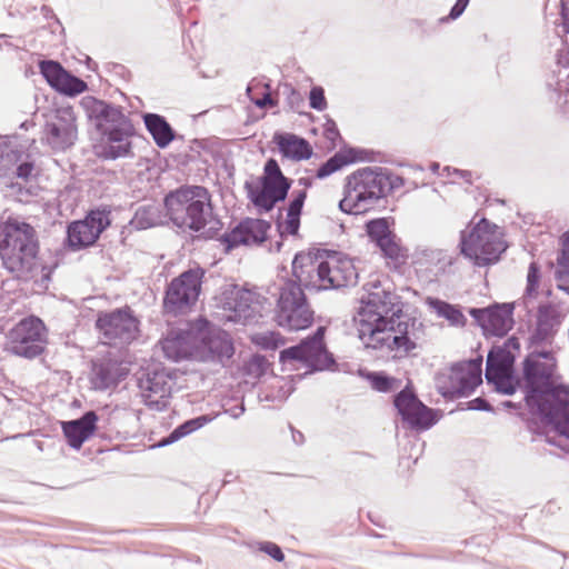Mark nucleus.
Returning <instances> with one entry per match:
<instances>
[{
	"label": "nucleus",
	"mask_w": 569,
	"mask_h": 569,
	"mask_svg": "<svg viewBox=\"0 0 569 569\" xmlns=\"http://www.w3.org/2000/svg\"><path fill=\"white\" fill-rule=\"evenodd\" d=\"M563 316L551 302L541 303L536 316V327L528 338V348L551 343L562 322Z\"/></svg>",
	"instance_id": "obj_24"
},
{
	"label": "nucleus",
	"mask_w": 569,
	"mask_h": 569,
	"mask_svg": "<svg viewBox=\"0 0 569 569\" xmlns=\"http://www.w3.org/2000/svg\"><path fill=\"white\" fill-rule=\"evenodd\" d=\"M173 379L174 373L160 366L148 368L141 372L138 378V387L146 397V405L149 408L160 411L168 408Z\"/></svg>",
	"instance_id": "obj_19"
},
{
	"label": "nucleus",
	"mask_w": 569,
	"mask_h": 569,
	"mask_svg": "<svg viewBox=\"0 0 569 569\" xmlns=\"http://www.w3.org/2000/svg\"><path fill=\"white\" fill-rule=\"evenodd\" d=\"M529 349L521 363V391L530 413L535 417L563 396H568L569 385L562 382L552 350L538 347Z\"/></svg>",
	"instance_id": "obj_6"
},
{
	"label": "nucleus",
	"mask_w": 569,
	"mask_h": 569,
	"mask_svg": "<svg viewBox=\"0 0 569 569\" xmlns=\"http://www.w3.org/2000/svg\"><path fill=\"white\" fill-rule=\"evenodd\" d=\"M561 242L562 248L557 258L558 266L561 268V270L557 271L558 278H561L562 273L569 276V231H566L561 236ZM566 291L569 293V287L566 289Z\"/></svg>",
	"instance_id": "obj_46"
},
{
	"label": "nucleus",
	"mask_w": 569,
	"mask_h": 569,
	"mask_svg": "<svg viewBox=\"0 0 569 569\" xmlns=\"http://www.w3.org/2000/svg\"><path fill=\"white\" fill-rule=\"evenodd\" d=\"M500 348H505L506 351H519L520 350V341L517 337L512 336L509 337L501 346Z\"/></svg>",
	"instance_id": "obj_61"
},
{
	"label": "nucleus",
	"mask_w": 569,
	"mask_h": 569,
	"mask_svg": "<svg viewBox=\"0 0 569 569\" xmlns=\"http://www.w3.org/2000/svg\"><path fill=\"white\" fill-rule=\"evenodd\" d=\"M80 107L100 134L94 153L102 160H117L133 156L131 139L136 128L124 109L93 96L82 97Z\"/></svg>",
	"instance_id": "obj_2"
},
{
	"label": "nucleus",
	"mask_w": 569,
	"mask_h": 569,
	"mask_svg": "<svg viewBox=\"0 0 569 569\" xmlns=\"http://www.w3.org/2000/svg\"><path fill=\"white\" fill-rule=\"evenodd\" d=\"M495 390L499 393L511 396L517 389H521V375L508 373L502 377L495 386Z\"/></svg>",
	"instance_id": "obj_45"
},
{
	"label": "nucleus",
	"mask_w": 569,
	"mask_h": 569,
	"mask_svg": "<svg viewBox=\"0 0 569 569\" xmlns=\"http://www.w3.org/2000/svg\"><path fill=\"white\" fill-rule=\"evenodd\" d=\"M388 176L390 177L391 182L390 188H388V193L403 184V179L399 176L393 174L390 170H388Z\"/></svg>",
	"instance_id": "obj_62"
},
{
	"label": "nucleus",
	"mask_w": 569,
	"mask_h": 569,
	"mask_svg": "<svg viewBox=\"0 0 569 569\" xmlns=\"http://www.w3.org/2000/svg\"><path fill=\"white\" fill-rule=\"evenodd\" d=\"M527 428L529 431L536 433V435H545L541 430H540V427H539V423L536 421V420H529L527 422Z\"/></svg>",
	"instance_id": "obj_64"
},
{
	"label": "nucleus",
	"mask_w": 569,
	"mask_h": 569,
	"mask_svg": "<svg viewBox=\"0 0 569 569\" xmlns=\"http://www.w3.org/2000/svg\"><path fill=\"white\" fill-rule=\"evenodd\" d=\"M46 133L48 142L54 149L66 150L74 144L78 130L76 116L71 107L61 108L57 111L56 121L47 122Z\"/></svg>",
	"instance_id": "obj_25"
},
{
	"label": "nucleus",
	"mask_w": 569,
	"mask_h": 569,
	"mask_svg": "<svg viewBox=\"0 0 569 569\" xmlns=\"http://www.w3.org/2000/svg\"><path fill=\"white\" fill-rule=\"evenodd\" d=\"M460 365L467 366L469 370L476 375L477 379L482 378V357H477L467 361L459 362Z\"/></svg>",
	"instance_id": "obj_59"
},
{
	"label": "nucleus",
	"mask_w": 569,
	"mask_h": 569,
	"mask_svg": "<svg viewBox=\"0 0 569 569\" xmlns=\"http://www.w3.org/2000/svg\"><path fill=\"white\" fill-rule=\"evenodd\" d=\"M325 137L333 144L336 143V140L342 139L337 123L332 119H328L325 124Z\"/></svg>",
	"instance_id": "obj_56"
},
{
	"label": "nucleus",
	"mask_w": 569,
	"mask_h": 569,
	"mask_svg": "<svg viewBox=\"0 0 569 569\" xmlns=\"http://www.w3.org/2000/svg\"><path fill=\"white\" fill-rule=\"evenodd\" d=\"M536 417L545 427L551 426L559 436L569 439V395L563 396Z\"/></svg>",
	"instance_id": "obj_30"
},
{
	"label": "nucleus",
	"mask_w": 569,
	"mask_h": 569,
	"mask_svg": "<svg viewBox=\"0 0 569 569\" xmlns=\"http://www.w3.org/2000/svg\"><path fill=\"white\" fill-rule=\"evenodd\" d=\"M470 0H457L456 3L450 9L449 16L441 18L440 21L445 22L448 20H456L459 18L463 11L466 10L467 6L469 4Z\"/></svg>",
	"instance_id": "obj_53"
},
{
	"label": "nucleus",
	"mask_w": 569,
	"mask_h": 569,
	"mask_svg": "<svg viewBox=\"0 0 569 569\" xmlns=\"http://www.w3.org/2000/svg\"><path fill=\"white\" fill-rule=\"evenodd\" d=\"M80 107L100 134L94 153L102 160H117L133 156L131 139L136 128L124 109L93 96L82 97Z\"/></svg>",
	"instance_id": "obj_3"
},
{
	"label": "nucleus",
	"mask_w": 569,
	"mask_h": 569,
	"mask_svg": "<svg viewBox=\"0 0 569 569\" xmlns=\"http://www.w3.org/2000/svg\"><path fill=\"white\" fill-rule=\"evenodd\" d=\"M470 0H457L456 3L450 9L449 16L441 18L440 21L445 22L448 20H456L459 18L463 11L466 10L467 6L469 4Z\"/></svg>",
	"instance_id": "obj_54"
},
{
	"label": "nucleus",
	"mask_w": 569,
	"mask_h": 569,
	"mask_svg": "<svg viewBox=\"0 0 569 569\" xmlns=\"http://www.w3.org/2000/svg\"><path fill=\"white\" fill-rule=\"evenodd\" d=\"M110 213L108 207H101L90 210L82 220L70 222L63 241L64 247L71 251H79L94 246L111 224Z\"/></svg>",
	"instance_id": "obj_17"
},
{
	"label": "nucleus",
	"mask_w": 569,
	"mask_h": 569,
	"mask_svg": "<svg viewBox=\"0 0 569 569\" xmlns=\"http://www.w3.org/2000/svg\"><path fill=\"white\" fill-rule=\"evenodd\" d=\"M196 336L190 330L171 331L162 341L161 347L166 358L179 362L193 355Z\"/></svg>",
	"instance_id": "obj_29"
},
{
	"label": "nucleus",
	"mask_w": 569,
	"mask_h": 569,
	"mask_svg": "<svg viewBox=\"0 0 569 569\" xmlns=\"http://www.w3.org/2000/svg\"><path fill=\"white\" fill-rule=\"evenodd\" d=\"M38 67L48 84L63 96L76 97L88 89L84 80L63 68L59 61L41 60Z\"/></svg>",
	"instance_id": "obj_23"
},
{
	"label": "nucleus",
	"mask_w": 569,
	"mask_h": 569,
	"mask_svg": "<svg viewBox=\"0 0 569 569\" xmlns=\"http://www.w3.org/2000/svg\"><path fill=\"white\" fill-rule=\"evenodd\" d=\"M360 298L356 320L359 323V338L366 348L383 349L409 355L417 348L416 329L422 327L415 318L403 313L401 297L379 281Z\"/></svg>",
	"instance_id": "obj_1"
},
{
	"label": "nucleus",
	"mask_w": 569,
	"mask_h": 569,
	"mask_svg": "<svg viewBox=\"0 0 569 569\" xmlns=\"http://www.w3.org/2000/svg\"><path fill=\"white\" fill-rule=\"evenodd\" d=\"M428 305L439 317L447 319L453 326H463L466 317L461 310L447 301L438 298H428Z\"/></svg>",
	"instance_id": "obj_40"
},
{
	"label": "nucleus",
	"mask_w": 569,
	"mask_h": 569,
	"mask_svg": "<svg viewBox=\"0 0 569 569\" xmlns=\"http://www.w3.org/2000/svg\"><path fill=\"white\" fill-rule=\"evenodd\" d=\"M120 366L107 359L92 360L91 362V383L93 389L104 391L116 387L120 382Z\"/></svg>",
	"instance_id": "obj_32"
},
{
	"label": "nucleus",
	"mask_w": 569,
	"mask_h": 569,
	"mask_svg": "<svg viewBox=\"0 0 569 569\" xmlns=\"http://www.w3.org/2000/svg\"><path fill=\"white\" fill-rule=\"evenodd\" d=\"M159 220V210L153 204L140 206L133 218L130 220V224L137 230H144L154 227Z\"/></svg>",
	"instance_id": "obj_42"
},
{
	"label": "nucleus",
	"mask_w": 569,
	"mask_h": 569,
	"mask_svg": "<svg viewBox=\"0 0 569 569\" xmlns=\"http://www.w3.org/2000/svg\"><path fill=\"white\" fill-rule=\"evenodd\" d=\"M325 327H318L312 335L299 343L284 348L279 353L282 365L302 363L310 372L330 370L336 367L333 355L328 351L325 342Z\"/></svg>",
	"instance_id": "obj_12"
},
{
	"label": "nucleus",
	"mask_w": 569,
	"mask_h": 569,
	"mask_svg": "<svg viewBox=\"0 0 569 569\" xmlns=\"http://www.w3.org/2000/svg\"><path fill=\"white\" fill-rule=\"evenodd\" d=\"M541 278L540 266L532 261L529 264L528 274H527V287H526V296L533 297L537 295L539 282Z\"/></svg>",
	"instance_id": "obj_47"
},
{
	"label": "nucleus",
	"mask_w": 569,
	"mask_h": 569,
	"mask_svg": "<svg viewBox=\"0 0 569 569\" xmlns=\"http://www.w3.org/2000/svg\"><path fill=\"white\" fill-rule=\"evenodd\" d=\"M80 107L100 134L94 153L102 160H117L133 156L131 139L136 128L124 109L93 96L82 97Z\"/></svg>",
	"instance_id": "obj_4"
},
{
	"label": "nucleus",
	"mask_w": 569,
	"mask_h": 569,
	"mask_svg": "<svg viewBox=\"0 0 569 569\" xmlns=\"http://www.w3.org/2000/svg\"><path fill=\"white\" fill-rule=\"evenodd\" d=\"M560 19L562 31L569 33V0L560 1Z\"/></svg>",
	"instance_id": "obj_58"
},
{
	"label": "nucleus",
	"mask_w": 569,
	"mask_h": 569,
	"mask_svg": "<svg viewBox=\"0 0 569 569\" xmlns=\"http://www.w3.org/2000/svg\"><path fill=\"white\" fill-rule=\"evenodd\" d=\"M259 550L267 553L273 560L281 562L284 560V553L282 549L274 542L263 541L259 543Z\"/></svg>",
	"instance_id": "obj_50"
},
{
	"label": "nucleus",
	"mask_w": 569,
	"mask_h": 569,
	"mask_svg": "<svg viewBox=\"0 0 569 569\" xmlns=\"http://www.w3.org/2000/svg\"><path fill=\"white\" fill-rule=\"evenodd\" d=\"M273 143L281 156L295 161L308 160L312 157L313 150L310 142L300 136L290 132H276Z\"/></svg>",
	"instance_id": "obj_28"
},
{
	"label": "nucleus",
	"mask_w": 569,
	"mask_h": 569,
	"mask_svg": "<svg viewBox=\"0 0 569 569\" xmlns=\"http://www.w3.org/2000/svg\"><path fill=\"white\" fill-rule=\"evenodd\" d=\"M350 183L351 182L347 181L345 183L343 198L339 201L338 204L340 211L348 214H359L369 211V208L366 206L365 202L358 204V202L356 201L357 192L353 191V188L351 187Z\"/></svg>",
	"instance_id": "obj_44"
},
{
	"label": "nucleus",
	"mask_w": 569,
	"mask_h": 569,
	"mask_svg": "<svg viewBox=\"0 0 569 569\" xmlns=\"http://www.w3.org/2000/svg\"><path fill=\"white\" fill-rule=\"evenodd\" d=\"M309 106L318 111H322L327 108V99L322 87L315 86L311 88L309 92Z\"/></svg>",
	"instance_id": "obj_49"
},
{
	"label": "nucleus",
	"mask_w": 569,
	"mask_h": 569,
	"mask_svg": "<svg viewBox=\"0 0 569 569\" xmlns=\"http://www.w3.org/2000/svg\"><path fill=\"white\" fill-rule=\"evenodd\" d=\"M513 303H493L486 308H470L469 315L487 337H505L513 327Z\"/></svg>",
	"instance_id": "obj_20"
},
{
	"label": "nucleus",
	"mask_w": 569,
	"mask_h": 569,
	"mask_svg": "<svg viewBox=\"0 0 569 569\" xmlns=\"http://www.w3.org/2000/svg\"><path fill=\"white\" fill-rule=\"evenodd\" d=\"M251 101L260 109L268 108V107H274L277 104V101L272 99L271 93L269 91H266L261 98L254 99L250 98Z\"/></svg>",
	"instance_id": "obj_60"
},
{
	"label": "nucleus",
	"mask_w": 569,
	"mask_h": 569,
	"mask_svg": "<svg viewBox=\"0 0 569 569\" xmlns=\"http://www.w3.org/2000/svg\"><path fill=\"white\" fill-rule=\"evenodd\" d=\"M439 420V415L437 409L429 408L423 402L418 406V409L415 410L409 418H407L403 423L408 425V427L416 431H426L433 427Z\"/></svg>",
	"instance_id": "obj_36"
},
{
	"label": "nucleus",
	"mask_w": 569,
	"mask_h": 569,
	"mask_svg": "<svg viewBox=\"0 0 569 569\" xmlns=\"http://www.w3.org/2000/svg\"><path fill=\"white\" fill-rule=\"evenodd\" d=\"M298 184L302 186L303 189L295 190L292 192V198L287 207L286 231L291 236H296L299 232L300 218L302 214L305 201L307 199L306 189L312 186V179L300 178L298 179Z\"/></svg>",
	"instance_id": "obj_33"
},
{
	"label": "nucleus",
	"mask_w": 569,
	"mask_h": 569,
	"mask_svg": "<svg viewBox=\"0 0 569 569\" xmlns=\"http://www.w3.org/2000/svg\"><path fill=\"white\" fill-rule=\"evenodd\" d=\"M421 402L410 382L393 396V406L402 421L409 418Z\"/></svg>",
	"instance_id": "obj_38"
},
{
	"label": "nucleus",
	"mask_w": 569,
	"mask_h": 569,
	"mask_svg": "<svg viewBox=\"0 0 569 569\" xmlns=\"http://www.w3.org/2000/svg\"><path fill=\"white\" fill-rule=\"evenodd\" d=\"M497 226L482 218L471 230L460 232V253L477 267L497 263L507 250V243L496 234Z\"/></svg>",
	"instance_id": "obj_9"
},
{
	"label": "nucleus",
	"mask_w": 569,
	"mask_h": 569,
	"mask_svg": "<svg viewBox=\"0 0 569 569\" xmlns=\"http://www.w3.org/2000/svg\"><path fill=\"white\" fill-rule=\"evenodd\" d=\"M142 119L146 129L160 149L167 148L176 139L177 134L174 129L163 116L147 112L142 114Z\"/></svg>",
	"instance_id": "obj_34"
},
{
	"label": "nucleus",
	"mask_w": 569,
	"mask_h": 569,
	"mask_svg": "<svg viewBox=\"0 0 569 569\" xmlns=\"http://www.w3.org/2000/svg\"><path fill=\"white\" fill-rule=\"evenodd\" d=\"M366 150L357 149V148H348L345 150H340L336 152L332 157H330L327 161L320 164L317 169L316 177L318 179H325L338 170L342 169L345 166L350 163L365 160Z\"/></svg>",
	"instance_id": "obj_35"
},
{
	"label": "nucleus",
	"mask_w": 569,
	"mask_h": 569,
	"mask_svg": "<svg viewBox=\"0 0 569 569\" xmlns=\"http://www.w3.org/2000/svg\"><path fill=\"white\" fill-rule=\"evenodd\" d=\"M292 432V440L296 445H302L305 442V436L301 431L296 430L292 426H290Z\"/></svg>",
	"instance_id": "obj_63"
},
{
	"label": "nucleus",
	"mask_w": 569,
	"mask_h": 569,
	"mask_svg": "<svg viewBox=\"0 0 569 569\" xmlns=\"http://www.w3.org/2000/svg\"><path fill=\"white\" fill-rule=\"evenodd\" d=\"M516 361V353L511 351H506L505 348H500L499 346H493L487 356V365H490L503 370L510 371Z\"/></svg>",
	"instance_id": "obj_43"
},
{
	"label": "nucleus",
	"mask_w": 569,
	"mask_h": 569,
	"mask_svg": "<svg viewBox=\"0 0 569 569\" xmlns=\"http://www.w3.org/2000/svg\"><path fill=\"white\" fill-rule=\"evenodd\" d=\"M393 218L382 217L370 219L365 223L369 240L380 250L383 258L398 262L405 260L407 254L400 244V239L391 228Z\"/></svg>",
	"instance_id": "obj_21"
},
{
	"label": "nucleus",
	"mask_w": 569,
	"mask_h": 569,
	"mask_svg": "<svg viewBox=\"0 0 569 569\" xmlns=\"http://www.w3.org/2000/svg\"><path fill=\"white\" fill-rule=\"evenodd\" d=\"M254 342L264 350H276L284 343L282 337L277 332H267L257 336Z\"/></svg>",
	"instance_id": "obj_48"
},
{
	"label": "nucleus",
	"mask_w": 569,
	"mask_h": 569,
	"mask_svg": "<svg viewBox=\"0 0 569 569\" xmlns=\"http://www.w3.org/2000/svg\"><path fill=\"white\" fill-rule=\"evenodd\" d=\"M140 321L129 306L111 311H100L96 319V328L111 346L129 345L139 335Z\"/></svg>",
	"instance_id": "obj_16"
},
{
	"label": "nucleus",
	"mask_w": 569,
	"mask_h": 569,
	"mask_svg": "<svg viewBox=\"0 0 569 569\" xmlns=\"http://www.w3.org/2000/svg\"><path fill=\"white\" fill-rule=\"evenodd\" d=\"M33 169L34 166L32 161H22L17 166L14 173L18 178L28 180L31 177Z\"/></svg>",
	"instance_id": "obj_57"
},
{
	"label": "nucleus",
	"mask_w": 569,
	"mask_h": 569,
	"mask_svg": "<svg viewBox=\"0 0 569 569\" xmlns=\"http://www.w3.org/2000/svg\"><path fill=\"white\" fill-rule=\"evenodd\" d=\"M292 180L286 177L273 158H269L263 166V172L258 178L254 186L246 181L244 189L251 203L260 213H268L274 209L279 202H283L292 186Z\"/></svg>",
	"instance_id": "obj_10"
},
{
	"label": "nucleus",
	"mask_w": 569,
	"mask_h": 569,
	"mask_svg": "<svg viewBox=\"0 0 569 569\" xmlns=\"http://www.w3.org/2000/svg\"><path fill=\"white\" fill-rule=\"evenodd\" d=\"M482 383V378L477 379L476 375L465 365L456 362L451 366L449 383L440 386V395L449 400L469 397L476 388Z\"/></svg>",
	"instance_id": "obj_26"
},
{
	"label": "nucleus",
	"mask_w": 569,
	"mask_h": 569,
	"mask_svg": "<svg viewBox=\"0 0 569 569\" xmlns=\"http://www.w3.org/2000/svg\"><path fill=\"white\" fill-rule=\"evenodd\" d=\"M211 421V418L207 415L198 416L189 420L183 421L177 426L167 437L160 440L159 446H168L177 442L178 440L189 436L190 433L199 430L204 425Z\"/></svg>",
	"instance_id": "obj_37"
},
{
	"label": "nucleus",
	"mask_w": 569,
	"mask_h": 569,
	"mask_svg": "<svg viewBox=\"0 0 569 569\" xmlns=\"http://www.w3.org/2000/svg\"><path fill=\"white\" fill-rule=\"evenodd\" d=\"M8 351L26 359H34L46 350L47 328L43 321L30 316L21 319L8 333Z\"/></svg>",
	"instance_id": "obj_14"
},
{
	"label": "nucleus",
	"mask_w": 569,
	"mask_h": 569,
	"mask_svg": "<svg viewBox=\"0 0 569 569\" xmlns=\"http://www.w3.org/2000/svg\"><path fill=\"white\" fill-rule=\"evenodd\" d=\"M286 89L289 91L287 102L290 109L297 110L301 104H303V99L300 92L291 86H286Z\"/></svg>",
	"instance_id": "obj_55"
},
{
	"label": "nucleus",
	"mask_w": 569,
	"mask_h": 569,
	"mask_svg": "<svg viewBox=\"0 0 569 569\" xmlns=\"http://www.w3.org/2000/svg\"><path fill=\"white\" fill-rule=\"evenodd\" d=\"M467 409L468 410L487 411V412L495 411L492 405L482 397H478V398H475V399L468 401Z\"/></svg>",
	"instance_id": "obj_52"
},
{
	"label": "nucleus",
	"mask_w": 569,
	"mask_h": 569,
	"mask_svg": "<svg viewBox=\"0 0 569 569\" xmlns=\"http://www.w3.org/2000/svg\"><path fill=\"white\" fill-rule=\"evenodd\" d=\"M196 340L204 361L224 363L234 355V347L230 335L212 326L207 319L199 320Z\"/></svg>",
	"instance_id": "obj_18"
},
{
	"label": "nucleus",
	"mask_w": 569,
	"mask_h": 569,
	"mask_svg": "<svg viewBox=\"0 0 569 569\" xmlns=\"http://www.w3.org/2000/svg\"><path fill=\"white\" fill-rule=\"evenodd\" d=\"M99 417L96 411H86L81 417L61 422L67 443L76 450L89 440L97 430Z\"/></svg>",
	"instance_id": "obj_27"
},
{
	"label": "nucleus",
	"mask_w": 569,
	"mask_h": 569,
	"mask_svg": "<svg viewBox=\"0 0 569 569\" xmlns=\"http://www.w3.org/2000/svg\"><path fill=\"white\" fill-rule=\"evenodd\" d=\"M271 223L262 219L246 218L230 231L219 232L218 241L226 253L240 246L261 244L268 238Z\"/></svg>",
	"instance_id": "obj_22"
},
{
	"label": "nucleus",
	"mask_w": 569,
	"mask_h": 569,
	"mask_svg": "<svg viewBox=\"0 0 569 569\" xmlns=\"http://www.w3.org/2000/svg\"><path fill=\"white\" fill-rule=\"evenodd\" d=\"M346 180L351 182L353 191L357 192L356 201L358 204L365 202L369 210L385 207L388 188L391 186L388 169L381 167L361 168L348 176Z\"/></svg>",
	"instance_id": "obj_15"
},
{
	"label": "nucleus",
	"mask_w": 569,
	"mask_h": 569,
	"mask_svg": "<svg viewBox=\"0 0 569 569\" xmlns=\"http://www.w3.org/2000/svg\"><path fill=\"white\" fill-rule=\"evenodd\" d=\"M421 402L410 382L393 396V406L402 421L409 418Z\"/></svg>",
	"instance_id": "obj_39"
},
{
	"label": "nucleus",
	"mask_w": 569,
	"mask_h": 569,
	"mask_svg": "<svg viewBox=\"0 0 569 569\" xmlns=\"http://www.w3.org/2000/svg\"><path fill=\"white\" fill-rule=\"evenodd\" d=\"M359 375L369 381L371 388L378 392H391L396 390L400 383V380L383 371L359 370Z\"/></svg>",
	"instance_id": "obj_41"
},
{
	"label": "nucleus",
	"mask_w": 569,
	"mask_h": 569,
	"mask_svg": "<svg viewBox=\"0 0 569 569\" xmlns=\"http://www.w3.org/2000/svg\"><path fill=\"white\" fill-rule=\"evenodd\" d=\"M510 371H503L495 366L486 363V380L489 385H496L502 377H506Z\"/></svg>",
	"instance_id": "obj_51"
},
{
	"label": "nucleus",
	"mask_w": 569,
	"mask_h": 569,
	"mask_svg": "<svg viewBox=\"0 0 569 569\" xmlns=\"http://www.w3.org/2000/svg\"><path fill=\"white\" fill-rule=\"evenodd\" d=\"M253 300L254 295L238 284H228L221 295L223 309L234 312L239 318H249L251 316Z\"/></svg>",
	"instance_id": "obj_31"
},
{
	"label": "nucleus",
	"mask_w": 569,
	"mask_h": 569,
	"mask_svg": "<svg viewBox=\"0 0 569 569\" xmlns=\"http://www.w3.org/2000/svg\"><path fill=\"white\" fill-rule=\"evenodd\" d=\"M292 277L309 292L340 290L358 283L352 260L338 251H300L292 263Z\"/></svg>",
	"instance_id": "obj_5"
},
{
	"label": "nucleus",
	"mask_w": 569,
	"mask_h": 569,
	"mask_svg": "<svg viewBox=\"0 0 569 569\" xmlns=\"http://www.w3.org/2000/svg\"><path fill=\"white\" fill-rule=\"evenodd\" d=\"M163 204L177 228L199 232L197 239L200 240H218L223 223L213 214L211 194L207 188L181 186L164 197Z\"/></svg>",
	"instance_id": "obj_7"
},
{
	"label": "nucleus",
	"mask_w": 569,
	"mask_h": 569,
	"mask_svg": "<svg viewBox=\"0 0 569 569\" xmlns=\"http://www.w3.org/2000/svg\"><path fill=\"white\" fill-rule=\"evenodd\" d=\"M204 269L190 268L173 278L167 286L163 297V311L167 315L186 313L199 299Z\"/></svg>",
	"instance_id": "obj_13"
},
{
	"label": "nucleus",
	"mask_w": 569,
	"mask_h": 569,
	"mask_svg": "<svg viewBox=\"0 0 569 569\" xmlns=\"http://www.w3.org/2000/svg\"><path fill=\"white\" fill-rule=\"evenodd\" d=\"M305 290L303 284L296 278L288 279L281 286L276 313L279 327L288 331H299L312 325L313 311L308 303Z\"/></svg>",
	"instance_id": "obj_11"
},
{
	"label": "nucleus",
	"mask_w": 569,
	"mask_h": 569,
	"mask_svg": "<svg viewBox=\"0 0 569 569\" xmlns=\"http://www.w3.org/2000/svg\"><path fill=\"white\" fill-rule=\"evenodd\" d=\"M39 250L38 232L29 222L12 217L0 222V258L17 279L32 277Z\"/></svg>",
	"instance_id": "obj_8"
}]
</instances>
